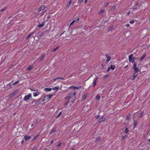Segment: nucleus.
Wrapping results in <instances>:
<instances>
[{"instance_id":"1","label":"nucleus","mask_w":150,"mask_h":150,"mask_svg":"<svg viewBox=\"0 0 150 150\" xmlns=\"http://www.w3.org/2000/svg\"><path fill=\"white\" fill-rule=\"evenodd\" d=\"M71 99H74L73 96V93H70L66 97V99L68 101H69Z\"/></svg>"},{"instance_id":"2","label":"nucleus","mask_w":150,"mask_h":150,"mask_svg":"<svg viewBox=\"0 0 150 150\" xmlns=\"http://www.w3.org/2000/svg\"><path fill=\"white\" fill-rule=\"evenodd\" d=\"M129 62H131L132 63H133L134 62L135 58L133 57V55L132 54L129 55Z\"/></svg>"},{"instance_id":"3","label":"nucleus","mask_w":150,"mask_h":150,"mask_svg":"<svg viewBox=\"0 0 150 150\" xmlns=\"http://www.w3.org/2000/svg\"><path fill=\"white\" fill-rule=\"evenodd\" d=\"M32 97V94L31 93H29L27 95L25 96L24 98V100L25 101H27L29 100Z\"/></svg>"},{"instance_id":"4","label":"nucleus","mask_w":150,"mask_h":150,"mask_svg":"<svg viewBox=\"0 0 150 150\" xmlns=\"http://www.w3.org/2000/svg\"><path fill=\"white\" fill-rule=\"evenodd\" d=\"M31 137L30 136L26 135L24 136L23 137V139L25 141H27L31 139Z\"/></svg>"},{"instance_id":"5","label":"nucleus","mask_w":150,"mask_h":150,"mask_svg":"<svg viewBox=\"0 0 150 150\" xmlns=\"http://www.w3.org/2000/svg\"><path fill=\"white\" fill-rule=\"evenodd\" d=\"M81 87V86H71L69 87V88L73 89H78L80 88Z\"/></svg>"},{"instance_id":"6","label":"nucleus","mask_w":150,"mask_h":150,"mask_svg":"<svg viewBox=\"0 0 150 150\" xmlns=\"http://www.w3.org/2000/svg\"><path fill=\"white\" fill-rule=\"evenodd\" d=\"M105 56L107 59H106L107 62H108L109 61L111 60V57L110 55L108 54H106Z\"/></svg>"},{"instance_id":"7","label":"nucleus","mask_w":150,"mask_h":150,"mask_svg":"<svg viewBox=\"0 0 150 150\" xmlns=\"http://www.w3.org/2000/svg\"><path fill=\"white\" fill-rule=\"evenodd\" d=\"M45 56V55L44 54H41L40 58L38 59L39 61L40 62H41L43 60V59L44 58Z\"/></svg>"},{"instance_id":"8","label":"nucleus","mask_w":150,"mask_h":150,"mask_svg":"<svg viewBox=\"0 0 150 150\" xmlns=\"http://www.w3.org/2000/svg\"><path fill=\"white\" fill-rule=\"evenodd\" d=\"M97 79V77L94 79L93 80V87H94L96 84Z\"/></svg>"},{"instance_id":"9","label":"nucleus","mask_w":150,"mask_h":150,"mask_svg":"<svg viewBox=\"0 0 150 150\" xmlns=\"http://www.w3.org/2000/svg\"><path fill=\"white\" fill-rule=\"evenodd\" d=\"M45 8V6H42L40 8L38 9V10H37V11L38 12H40L42 10H43Z\"/></svg>"},{"instance_id":"10","label":"nucleus","mask_w":150,"mask_h":150,"mask_svg":"<svg viewBox=\"0 0 150 150\" xmlns=\"http://www.w3.org/2000/svg\"><path fill=\"white\" fill-rule=\"evenodd\" d=\"M45 22H46L45 21H44L41 24L38 25V26L40 28L44 26L45 24Z\"/></svg>"},{"instance_id":"11","label":"nucleus","mask_w":150,"mask_h":150,"mask_svg":"<svg viewBox=\"0 0 150 150\" xmlns=\"http://www.w3.org/2000/svg\"><path fill=\"white\" fill-rule=\"evenodd\" d=\"M62 79L64 80V79L62 77H57L56 78L54 79H52L51 81H52V82H55L57 80V79Z\"/></svg>"},{"instance_id":"12","label":"nucleus","mask_w":150,"mask_h":150,"mask_svg":"<svg viewBox=\"0 0 150 150\" xmlns=\"http://www.w3.org/2000/svg\"><path fill=\"white\" fill-rule=\"evenodd\" d=\"M72 1L71 0V1H69L67 4H66V6L67 7V8H69V6H70V5L71 4V3H72Z\"/></svg>"},{"instance_id":"13","label":"nucleus","mask_w":150,"mask_h":150,"mask_svg":"<svg viewBox=\"0 0 150 150\" xmlns=\"http://www.w3.org/2000/svg\"><path fill=\"white\" fill-rule=\"evenodd\" d=\"M105 118L103 117H102L100 118L99 120V123H100L101 122L104 121L105 120Z\"/></svg>"},{"instance_id":"14","label":"nucleus","mask_w":150,"mask_h":150,"mask_svg":"<svg viewBox=\"0 0 150 150\" xmlns=\"http://www.w3.org/2000/svg\"><path fill=\"white\" fill-rule=\"evenodd\" d=\"M138 72H134V73L133 75V79H134L137 76L138 74Z\"/></svg>"},{"instance_id":"15","label":"nucleus","mask_w":150,"mask_h":150,"mask_svg":"<svg viewBox=\"0 0 150 150\" xmlns=\"http://www.w3.org/2000/svg\"><path fill=\"white\" fill-rule=\"evenodd\" d=\"M18 92V91L17 90H16L14 91L12 93L11 95V97L13 96L16 95V93H17Z\"/></svg>"},{"instance_id":"16","label":"nucleus","mask_w":150,"mask_h":150,"mask_svg":"<svg viewBox=\"0 0 150 150\" xmlns=\"http://www.w3.org/2000/svg\"><path fill=\"white\" fill-rule=\"evenodd\" d=\"M52 90L51 88H45L44 89V91L46 92L51 91Z\"/></svg>"},{"instance_id":"17","label":"nucleus","mask_w":150,"mask_h":150,"mask_svg":"<svg viewBox=\"0 0 150 150\" xmlns=\"http://www.w3.org/2000/svg\"><path fill=\"white\" fill-rule=\"evenodd\" d=\"M53 96V95H49L45 96V98H48L47 99H50Z\"/></svg>"},{"instance_id":"18","label":"nucleus","mask_w":150,"mask_h":150,"mask_svg":"<svg viewBox=\"0 0 150 150\" xmlns=\"http://www.w3.org/2000/svg\"><path fill=\"white\" fill-rule=\"evenodd\" d=\"M146 56V54H144L142 56L140 57V59L141 61Z\"/></svg>"},{"instance_id":"19","label":"nucleus","mask_w":150,"mask_h":150,"mask_svg":"<svg viewBox=\"0 0 150 150\" xmlns=\"http://www.w3.org/2000/svg\"><path fill=\"white\" fill-rule=\"evenodd\" d=\"M133 68L134 69V72H139V69L137 67H133Z\"/></svg>"},{"instance_id":"20","label":"nucleus","mask_w":150,"mask_h":150,"mask_svg":"<svg viewBox=\"0 0 150 150\" xmlns=\"http://www.w3.org/2000/svg\"><path fill=\"white\" fill-rule=\"evenodd\" d=\"M39 94L38 92L37 91L36 92L33 93V95L34 97H36L38 96Z\"/></svg>"},{"instance_id":"21","label":"nucleus","mask_w":150,"mask_h":150,"mask_svg":"<svg viewBox=\"0 0 150 150\" xmlns=\"http://www.w3.org/2000/svg\"><path fill=\"white\" fill-rule=\"evenodd\" d=\"M100 98V96L98 94L96 98V100H99Z\"/></svg>"},{"instance_id":"22","label":"nucleus","mask_w":150,"mask_h":150,"mask_svg":"<svg viewBox=\"0 0 150 150\" xmlns=\"http://www.w3.org/2000/svg\"><path fill=\"white\" fill-rule=\"evenodd\" d=\"M33 68V65H30L28 68L27 69L28 71H30L31 69Z\"/></svg>"},{"instance_id":"23","label":"nucleus","mask_w":150,"mask_h":150,"mask_svg":"<svg viewBox=\"0 0 150 150\" xmlns=\"http://www.w3.org/2000/svg\"><path fill=\"white\" fill-rule=\"evenodd\" d=\"M59 86H56L54 88H53L52 89L53 90H56L57 91L59 89Z\"/></svg>"},{"instance_id":"24","label":"nucleus","mask_w":150,"mask_h":150,"mask_svg":"<svg viewBox=\"0 0 150 150\" xmlns=\"http://www.w3.org/2000/svg\"><path fill=\"white\" fill-rule=\"evenodd\" d=\"M39 136V135H36L32 140L33 141H34Z\"/></svg>"},{"instance_id":"25","label":"nucleus","mask_w":150,"mask_h":150,"mask_svg":"<svg viewBox=\"0 0 150 150\" xmlns=\"http://www.w3.org/2000/svg\"><path fill=\"white\" fill-rule=\"evenodd\" d=\"M34 33V32H32L31 34H29V35L27 36V38L28 39V38H29L30 37L32 36V35H33Z\"/></svg>"},{"instance_id":"26","label":"nucleus","mask_w":150,"mask_h":150,"mask_svg":"<svg viewBox=\"0 0 150 150\" xmlns=\"http://www.w3.org/2000/svg\"><path fill=\"white\" fill-rule=\"evenodd\" d=\"M110 68L112 70H114L115 68V66L114 65H111Z\"/></svg>"},{"instance_id":"27","label":"nucleus","mask_w":150,"mask_h":150,"mask_svg":"<svg viewBox=\"0 0 150 150\" xmlns=\"http://www.w3.org/2000/svg\"><path fill=\"white\" fill-rule=\"evenodd\" d=\"M134 127H135L137 125V121H134Z\"/></svg>"},{"instance_id":"28","label":"nucleus","mask_w":150,"mask_h":150,"mask_svg":"<svg viewBox=\"0 0 150 150\" xmlns=\"http://www.w3.org/2000/svg\"><path fill=\"white\" fill-rule=\"evenodd\" d=\"M100 137H98L96 139V141L97 142H98L100 141Z\"/></svg>"},{"instance_id":"29","label":"nucleus","mask_w":150,"mask_h":150,"mask_svg":"<svg viewBox=\"0 0 150 150\" xmlns=\"http://www.w3.org/2000/svg\"><path fill=\"white\" fill-rule=\"evenodd\" d=\"M76 20H74L71 23L70 26L71 25L75 22L76 21Z\"/></svg>"},{"instance_id":"30","label":"nucleus","mask_w":150,"mask_h":150,"mask_svg":"<svg viewBox=\"0 0 150 150\" xmlns=\"http://www.w3.org/2000/svg\"><path fill=\"white\" fill-rule=\"evenodd\" d=\"M125 133H127L129 132V130L128 129L126 128L124 131Z\"/></svg>"},{"instance_id":"31","label":"nucleus","mask_w":150,"mask_h":150,"mask_svg":"<svg viewBox=\"0 0 150 150\" xmlns=\"http://www.w3.org/2000/svg\"><path fill=\"white\" fill-rule=\"evenodd\" d=\"M73 96L74 97V99L76 98V93L75 91L73 93Z\"/></svg>"},{"instance_id":"32","label":"nucleus","mask_w":150,"mask_h":150,"mask_svg":"<svg viewBox=\"0 0 150 150\" xmlns=\"http://www.w3.org/2000/svg\"><path fill=\"white\" fill-rule=\"evenodd\" d=\"M134 20H132L130 21V23L131 24H132L134 23Z\"/></svg>"},{"instance_id":"33","label":"nucleus","mask_w":150,"mask_h":150,"mask_svg":"<svg viewBox=\"0 0 150 150\" xmlns=\"http://www.w3.org/2000/svg\"><path fill=\"white\" fill-rule=\"evenodd\" d=\"M127 137V135H125L123 137L122 139L123 140V139H125Z\"/></svg>"},{"instance_id":"34","label":"nucleus","mask_w":150,"mask_h":150,"mask_svg":"<svg viewBox=\"0 0 150 150\" xmlns=\"http://www.w3.org/2000/svg\"><path fill=\"white\" fill-rule=\"evenodd\" d=\"M6 7H4L1 10V11L4 12L6 10Z\"/></svg>"},{"instance_id":"35","label":"nucleus","mask_w":150,"mask_h":150,"mask_svg":"<svg viewBox=\"0 0 150 150\" xmlns=\"http://www.w3.org/2000/svg\"><path fill=\"white\" fill-rule=\"evenodd\" d=\"M61 114H62L61 112H59V113L58 114V115L57 117L58 118V117H60V116L61 115Z\"/></svg>"},{"instance_id":"36","label":"nucleus","mask_w":150,"mask_h":150,"mask_svg":"<svg viewBox=\"0 0 150 150\" xmlns=\"http://www.w3.org/2000/svg\"><path fill=\"white\" fill-rule=\"evenodd\" d=\"M87 94H85V95H84L83 97V99H86L87 96Z\"/></svg>"},{"instance_id":"37","label":"nucleus","mask_w":150,"mask_h":150,"mask_svg":"<svg viewBox=\"0 0 150 150\" xmlns=\"http://www.w3.org/2000/svg\"><path fill=\"white\" fill-rule=\"evenodd\" d=\"M83 0H79L78 1V3L79 4H80L81 2H82L83 1Z\"/></svg>"},{"instance_id":"38","label":"nucleus","mask_w":150,"mask_h":150,"mask_svg":"<svg viewBox=\"0 0 150 150\" xmlns=\"http://www.w3.org/2000/svg\"><path fill=\"white\" fill-rule=\"evenodd\" d=\"M136 66H137V64L135 62H134L133 67H136Z\"/></svg>"},{"instance_id":"39","label":"nucleus","mask_w":150,"mask_h":150,"mask_svg":"<svg viewBox=\"0 0 150 150\" xmlns=\"http://www.w3.org/2000/svg\"><path fill=\"white\" fill-rule=\"evenodd\" d=\"M104 12V10H101L100 11V13H103Z\"/></svg>"},{"instance_id":"40","label":"nucleus","mask_w":150,"mask_h":150,"mask_svg":"<svg viewBox=\"0 0 150 150\" xmlns=\"http://www.w3.org/2000/svg\"><path fill=\"white\" fill-rule=\"evenodd\" d=\"M19 82V81H16V82H15V83H14L13 84V85H15V84L18 83Z\"/></svg>"},{"instance_id":"41","label":"nucleus","mask_w":150,"mask_h":150,"mask_svg":"<svg viewBox=\"0 0 150 150\" xmlns=\"http://www.w3.org/2000/svg\"><path fill=\"white\" fill-rule=\"evenodd\" d=\"M130 13V11H129L127 13V15H129Z\"/></svg>"},{"instance_id":"42","label":"nucleus","mask_w":150,"mask_h":150,"mask_svg":"<svg viewBox=\"0 0 150 150\" xmlns=\"http://www.w3.org/2000/svg\"><path fill=\"white\" fill-rule=\"evenodd\" d=\"M36 148L35 147H34L32 150H36Z\"/></svg>"},{"instance_id":"43","label":"nucleus","mask_w":150,"mask_h":150,"mask_svg":"<svg viewBox=\"0 0 150 150\" xmlns=\"http://www.w3.org/2000/svg\"><path fill=\"white\" fill-rule=\"evenodd\" d=\"M110 67H109L108 68V69H107V72H108V71H109V70H110Z\"/></svg>"},{"instance_id":"44","label":"nucleus","mask_w":150,"mask_h":150,"mask_svg":"<svg viewBox=\"0 0 150 150\" xmlns=\"http://www.w3.org/2000/svg\"><path fill=\"white\" fill-rule=\"evenodd\" d=\"M57 49L56 48H55V49H54L53 50V52H54V51H55L57 50Z\"/></svg>"},{"instance_id":"45","label":"nucleus","mask_w":150,"mask_h":150,"mask_svg":"<svg viewBox=\"0 0 150 150\" xmlns=\"http://www.w3.org/2000/svg\"><path fill=\"white\" fill-rule=\"evenodd\" d=\"M69 101H68L67 100V102L65 103V105H67V104H68Z\"/></svg>"},{"instance_id":"46","label":"nucleus","mask_w":150,"mask_h":150,"mask_svg":"<svg viewBox=\"0 0 150 150\" xmlns=\"http://www.w3.org/2000/svg\"><path fill=\"white\" fill-rule=\"evenodd\" d=\"M112 27H110L109 28V29H108V31H110L111 29H112Z\"/></svg>"},{"instance_id":"47","label":"nucleus","mask_w":150,"mask_h":150,"mask_svg":"<svg viewBox=\"0 0 150 150\" xmlns=\"http://www.w3.org/2000/svg\"><path fill=\"white\" fill-rule=\"evenodd\" d=\"M61 143H60L58 146L57 147H59V146H60L61 145Z\"/></svg>"},{"instance_id":"48","label":"nucleus","mask_w":150,"mask_h":150,"mask_svg":"<svg viewBox=\"0 0 150 150\" xmlns=\"http://www.w3.org/2000/svg\"><path fill=\"white\" fill-rule=\"evenodd\" d=\"M143 113L142 112L141 113V114H140V116H142V115H143Z\"/></svg>"},{"instance_id":"49","label":"nucleus","mask_w":150,"mask_h":150,"mask_svg":"<svg viewBox=\"0 0 150 150\" xmlns=\"http://www.w3.org/2000/svg\"><path fill=\"white\" fill-rule=\"evenodd\" d=\"M129 26V24H128L126 25V26L127 27H128Z\"/></svg>"},{"instance_id":"50","label":"nucleus","mask_w":150,"mask_h":150,"mask_svg":"<svg viewBox=\"0 0 150 150\" xmlns=\"http://www.w3.org/2000/svg\"><path fill=\"white\" fill-rule=\"evenodd\" d=\"M88 0H85V3H86L87 2Z\"/></svg>"},{"instance_id":"51","label":"nucleus","mask_w":150,"mask_h":150,"mask_svg":"<svg viewBox=\"0 0 150 150\" xmlns=\"http://www.w3.org/2000/svg\"><path fill=\"white\" fill-rule=\"evenodd\" d=\"M53 143V141L52 140L51 141V144H52Z\"/></svg>"},{"instance_id":"52","label":"nucleus","mask_w":150,"mask_h":150,"mask_svg":"<svg viewBox=\"0 0 150 150\" xmlns=\"http://www.w3.org/2000/svg\"><path fill=\"white\" fill-rule=\"evenodd\" d=\"M50 18V16H48L47 17V18Z\"/></svg>"},{"instance_id":"53","label":"nucleus","mask_w":150,"mask_h":150,"mask_svg":"<svg viewBox=\"0 0 150 150\" xmlns=\"http://www.w3.org/2000/svg\"><path fill=\"white\" fill-rule=\"evenodd\" d=\"M96 117L97 119H98L99 117V115H98V116Z\"/></svg>"},{"instance_id":"54","label":"nucleus","mask_w":150,"mask_h":150,"mask_svg":"<svg viewBox=\"0 0 150 150\" xmlns=\"http://www.w3.org/2000/svg\"><path fill=\"white\" fill-rule=\"evenodd\" d=\"M59 48V46H57V48H56L57 49Z\"/></svg>"},{"instance_id":"55","label":"nucleus","mask_w":150,"mask_h":150,"mask_svg":"<svg viewBox=\"0 0 150 150\" xmlns=\"http://www.w3.org/2000/svg\"><path fill=\"white\" fill-rule=\"evenodd\" d=\"M77 22H78L79 21V18H78L77 19Z\"/></svg>"},{"instance_id":"56","label":"nucleus","mask_w":150,"mask_h":150,"mask_svg":"<svg viewBox=\"0 0 150 150\" xmlns=\"http://www.w3.org/2000/svg\"><path fill=\"white\" fill-rule=\"evenodd\" d=\"M24 140H22V141H21V143H23V142H24Z\"/></svg>"},{"instance_id":"57","label":"nucleus","mask_w":150,"mask_h":150,"mask_svg":"<svg viewBox=\"0 0 150 150\" xmlns=\"http://www.w3.org/2000/svg\"><path fill=\"white\" fill-rule=\"evenodd\" d=\"M108 76H105V78H106L108 77Z\"/></svg>"},{"instance_id":"58","label":"nucleus","mask_w":150,"mask_h":150,"mask_svg":"<svg viewBox=\"0 0 150 150\" xmlns=\"http://www.w3.org/2000/svg\"><path fill=\"white\" fill-rule=\"evenodd\" d=\"M33 124H32V125H31V127H33Z\"/></svg>"},{"instance_id":"59","label":"nucleus","mask_w":150,"mask_h":150,"mask_svg":"<svg viewBox=\"0 0 150 150\" xmlns=\"http://www.w3.org/2000/svg\"><path fill=\"white\" fill-rule=\"evenodd\" d=\"M74 101H75V100H74L73 101H72V103H74Z\"/></svg>"},{"instance_id":"60","label":"nucleus","mask_w":150,"mask_h":150,"mask_svg":"<svg viewBox=\"0 0 150 150\" xmlns=\"http://www.w3.org/2000/svg\"><path fill=\"white\" fill-rule=\"evenodd\" d=\"M55 130H53V131H52V132H55Z\"/></svg>"},{"instance_id":"61","label":"nucleus","mask_w":150,"mask_h":150,"mask_svg":"<svg viewBox=\"0 0 150 150\" xmlns=\"http://www.w3.org/2000/svg\"><path fill=\"white\" fill-rule=\"evenodd\" d=\"M149 141L150 142V139L149 140Z\"/></svg>"},{"instance_id":"62","label":"nucleus","mask_w":150,"mask_h":150,"mask_svg":"<svg viewBox=\"0 0 150 150\" xmlns=\"http://www.w3.org/2000/svg\"><path fill=\"white\" fill-rule=\"evenodd\" d=\"M45 11H44V12H43V13L42 15H43L45 13Z\"/></svg>"},{"instance_id":"63","label":"nucleus","mask_w":150,"mask_h":150,"mask_svg":"<svg viewBox=\"0 0 150 150\" xmlns=\"http://www.w3.org/2000/svg\"><path fill=\"white\" fill-rule=\"evenodd\" d=\"M31 90H32V91H33V90H33V89H31Z\"/></svg>"},{"instance_id":"64","label":"nucleus","mask_w":150,"mask_h":150,"mask_svg":"<svg viewBox=\"0 0 150 150\" xmlns=\"http://www.w3.org/2000/svg\"><path fill=\"white\" fill-rule=\"evenodd\" d=\"M31 90H32V91H33V90H33V89H31Z\"/></svg>"}]
</instances>
